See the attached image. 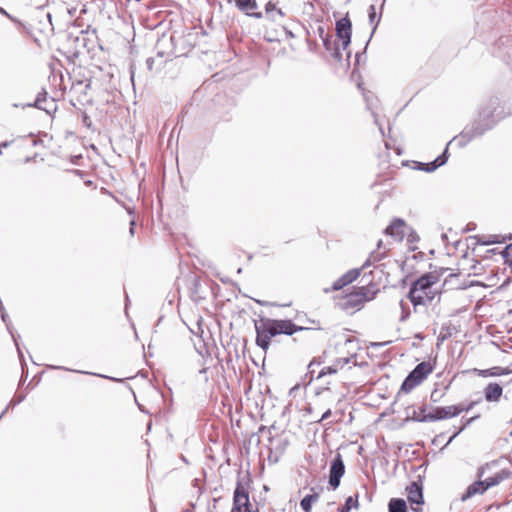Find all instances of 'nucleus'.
<instances>
[{"instance_id":"obj_59","label":"nucleus","mask_w":512,"mask_h":512,"mask_svg":"<svg viewBox=\"0 0 512 512\" xmlns=\"http://www.w3.org/2000/svg\"><path fill=\"white\" fill-rule=\"evenodd\" d=\"M81 158H82V155H80V154H79V155L72 156V157H71V162H72L73 164L77 165V164H78V161H79Z\"/></svg>"},{"instance_id":"obj_45","label":"nucleus","mask_w":512,"mask_h":512,"mask_svg":"<svg viewBox=\"0 0 512 512\" xmlns=\"http://www.w3.org/2000/svg\"><path fill=\"white\" fill-rule=\"evenodd\" d=\"M81 122L88 129H91L92 131H95V128L93 126V122H92L90 116L86 112L82 113Z\"/></svg>"},{"instance_id":"obj_16","label":"nucleus","mask_w":512,"mask_h":512,"mask_svg":"<svg viewBox=\"0 0 512 512\" xmlns=\"http://www.w3.org/2000/svg\"><path fill=\"white\" fill-rule=\"evenodd\" d=\"M235 7L249 17L261 19L263 17L262 12H252L257 9L256 0H234Z\"/></svg>"},{"instance_id":"obj_57","label":"nucleus","mask_w":512,"mask_h":512,"mask_svg":"<svg viewBox=\"0 0 512 512\" xmlns=\"http://www.w3.org/2000/svg\"><path fill=\"white\" fill-rule=\"evenodd\" d=\"M135 227H136V222L135 220H131L130 221V227H129V232L131 235H134L135 233Z\"/></svg>"},{"instance_id":"obj_33","label":"nucleus","mask_w":512,"mask_h":512,"mask_svg":"<svg viewBox=\"0 0 512 512\" xmlns=\"http://www.w3.org/2000/svg\"><path fill=\"white\" fill-rule=\"evenodd\" d=\"M441 412L442 415L440 417H443L444 420L456 417L459 415L458 405L442 406Z\"/></svg>"},{"instance_id":"obj_23","label":"nucleus","mask_w":512,"mask_h":512,"mask_svg":"<svg viewBox=\"0 0 512 512\" xmlns=\"http://www.w3.org/2000/svg\"><path fill=\"white\" fill-rule=\"evenodd\" d=\"M311 491L313 493L305 495L300 501V507L304 512H311L313 504L319 499V493L314 492V488Z\"/></svg>"},{"instance_id":"obj_3","label":"nucleus","mask_w":512,"mask_h":512,"mask_svg":"<svg viewBox=\"0 0 512 512\" xmlns=\"http://www.w3.org/2000/svg\"><path fill=\"white\" fill-rule=\"evenodd\" d=\"M433 370L434 365L429 361H422L417 364L403 380L393 404H396L402 393L408 394L420 385L433 372Z\"/></svg>"},{"instance_id":"obj_48","label":"nucleus","mask_w":512,"mask_h":512,"mask_svg":"<svg viewBox=\"0 0 512 512\" xmlns=\"http://www.w3.org/2000/svg\"><path fill=\"white\" fill-rule=\"evenodd\" d=\"M317 33H318L319 37L321 38V40H324L326 37H328L330 35L329 33H326L323 26H318Z\"/></svg>"},{"instance_id":"obj_58","label":"nucleus","mask_w":512,"mask_h":512,"mask_svg":"<svg viewBox=\"0 0 512 512\" xmlns=\"http://www.w3.org/2000/svg\"><path fill=\"white\" fill-rule=\"evenodd\" d=\"M424 257H425V254H424V252H421V251H420V252H418V253H416V254L413 256V258H414L415 260H423V259H424Z\"/></svg>"},{"instance_id":"obj_43","label":"nucleus","mask_w":512,"mask_h":512,"mask_svg":"<svg viewBox=\"0 0 512 512\" xmlns=\"http://www.w3.org/2000/svg\"><path fill=\"white\" fill-rule=\"evenodd\" d=\"M400 306H401V316H400L399 320L401 322H404L410 317V309H409L408 305L403 300L400 301Z\"/></svg>"},{"instance_id":"obj_40","label":"nucleus","mask_w":512,"mask_h":512,"mask_svg":"<svg viewBox=\"0 0 512 512\" xmlns=\"http://www.w3.org/2000/svg\"><path fill=\"white\" fill-rule=\"evenodd\" d=\"M321 364V361L319 360H316V359H313L309 364H308V372L306 373L305 375V379H308V384H310L313 379H314V370L312 369V367L314 365H320Z\"/></svg>"},{"instance_id":"obj_31","label":"nucleus","mask_w":512,"mask_h":512,"mask_svg":"<svg viewBox=\"0 0 512 512\" xmlns=\"http://www.w3.org/2000/svg\"><path fill=\"white\" fill-rule=\"evenodd\" d=\"M426 417L427 416H420L419 412L416 409H414L412 406H408L407 407V416L404 419V422L413 421V422L425 423V422H428V420H424V418H426Z\"/></svg>"},{"instance_id":"obj_37","label":"nucleus","mask_w":512,"mask_h":512,"mask_svg":"<svg viewBox=\"0 0 512 512\" xmlns=\"http://www.w3.org/2000/svg\"><path fill=\"white\" fill-rule=\"evenodd\" d=\"M338 372L337 365H334V363L330 366L324 367L320 370V372L317 375V379H320L324 377L325 375H333Z\"/></svg>"},{"instance_id":"obj_12","label":"nucleus","mask_w":512,"mask_h":512,"mask_svg":"<svg viewBox=\"0 0 512 512\" xmlns=\"http://www.w3.org/2000/svg\"><path fill=\"white\" fill-rule=\"evenodd\" d=\"M361 273V269L354 268L349 271H347L345 274H343L340 278H338L336 281L333 282L331 287L324 288L325 293H330L332 291H339L343 289L345 286L351 284L353 281H355Z\"/></svg>"},{"instance_id":"obj_52","label":"nucleus","mask_w":512,"mask_h":512,"mask_svg":"<svg viewBox=\"0 0 512 512\" xmlns=\"http://www.w3.org/2000/svg\"><path fill=\"white\" fill-rule=\"evenodd\" d=\"M275 425H271L270 427H267V432L269 433L268 441L270 444H272L275 440V437L271 435V432L274 431Z\"/></svg>"},{"instance_id":"obj_64","label":"nucleus","mask_w":512,"mask_h":512,"mask_svg":"<svg viewBox=\"0 0 512 512\" xmlns=\"http://www.w3.org/2000/svg\"><path fill=\"white\" fill-rule=\"evenodd\" d=\"M153 63H154V59L149 57L147 60H146V64L148 66L149 69H152V66H153Z\"/></svg>"},{"instance_id":"obj_54","label":"nucleus","mask_w":512,"mask_h":512,"mask_svg":"<svg viewBox=\"0 0 512 512\" xmlns=\"http://www.w3.org/2000/svg\"><path fill=\"white\" fill-rule=\"evenodd\" d=\"M478 417H479V415L471 417L469 419H466L460 427H464V429H465L467 426H469Z\"/></svg>"},{"instance_id":"obj_60","label":"nucleus","mask_w":512,"mask_h":512,"mask_svg":"<svg viewBox=\"0 0 512 512\" xmlns=\"http://www.w3.org/2000/svg\"><path fill=\"white\" fill-rule=\"evenodd\" d=\"M0 13L8 17L10 20L15 21V19L2 7H0Z\"/></svg>"},{"instance_id":"obj_38","label":"nucleus","mask_w":512,"mask_h":512,"mask_svg":"<svg viewBox=\"0 0 512 512\" xmlns=\"http://www.w3.org/2000/svg\"><path fill=\"white\" fill-rule=\"evenodd\" d=\"M482 401V398H479L477 400H474V401H470L467 403V405H463V404H457L458 405V410H459V415L462 413V412H469L471 411L477 404H479L480 402Z\"/></svg>"},{"instance_id":"obj_36","label":"nucleus","mask_w":512,"mask_h":512,"mask_svg":"<svg viewBox=\"0 0 512 512\" xmlns=\"http://www.w3.org/2000/svg\"><path fill=\"white\" fill-rule=\"evenodd\" d=\"M37 109L43 110L50 115L57 110L55 99L51 98L50 100H47V103L41 104V107H37Z\"/></svg>"},{"instance_id":"obj_22","label":"nucleus","mask_w":512,"mask_h":512,"mask_svg":"<svg viewBox=\"0 0 512 512\" xmlns=\"http://www.w3.org/2000/svg\"><path fill=\"white\" fill-rule=\"evenodd\" d=\"M510 474V471L503 469L500 472L496 473L495 475L484 479L487 489L497 486L504 479H507L510 476Z\"/></svg>"},{"instance_id":"obj_1","label":"nucleus","mask_w":512,"mask_h":512,"mask_svg":"<svg viewBox=\"0 0 512 512\" xmlns=\"http://www.w3.org/2000/svg\"><path fill=\"white\" fill-rule=\"evenodd\" d=\"M253 322L256 332L255 344L265 353L271 345L272 338L282 334L292 336L297 332L311 329L296 325L291 319H272L262 316Z\"/></svg>"},{"instance_id":"obj_29","label":"nucleus","mask_w":512,"mask_h":512,"mask_svg":"<svg viewBox=\"0 0 512 512\" xmlns=\"http://www.w3.org/2000/svg\"><path fill=\"white\" fill-rule=\"evenodd\" d=\"M47 100H48V92L46 91L45 88H42L41 91L38 92L35 101L32 102V103H27V104L22 105V108H26V107H34V108L41 107V104L47 103Z\"/></svg>"},{"instance_id":"obj_20","label":"nucleus","mask_w":512,"mask_h":512,"mask_svg":"<svg viewBox=\"0 0 512 512\" xmlns=\"http://www.w3.org/2000/svg\"><path fill=\"white\" fill-rule=\"evenodd\" d=\"M276 444L274 448L270 451V454L268 456L269 461L277 462L279 458L285 453L287 447L290 444V441L288 438H275Z\"/></svg>"},{"instance_id":"obj_32","label":"nucleus","mask_w":512,"mask_h":512,"mask_svg":"<svg viewBox=\"0 0 512 512\" xmlns=\"http://www.w3.org/2000/svg\"><path fill=\"white\" fill-rule=\"evenodd\" d=\"M441 411H442V406H436V407L431 406L430 411L428 412V415L426 418H424V420H428V422L444 420L443 417H439L442 415Z\"/></svg>"},{"instance_id":"obj_14","label":"nucleus","mask_w":512,"mask_h":512,"mask_svg":"<svg viewBox=\"0 0 512 512\" xmlns=\"http://www.w3.org/2000/svg\"><path fill=\"white\" fill-rule=\"evenodd\" d=\"M405 228H407L406 222L402 218L395 217L385 228L384 233L402 241L406 234L404 231Z\"/></svg>"},{"instance_id":"obj_42","label":"nucleus","mask_w":512,"mask_h":512,"mask_svg":"<svg viewBox=\"0 0 512 512\" xmlns=\"http://www.w3.org/2000/svg\"><path fill=\"white\" fill-rule=\"evenodd\" d=\"M408 229H409V231L407 233V242L409 244H413V243L419 242L420 241V236L418 235L416 230L413 229L412 227H409Z\"/></svg>"},{"instance_id":"obj_28","label":"nucleus","mask_w":512,"mask_h":512,"mask_svg":"<svg viewBox=\"0 0 512 512\" xmlns=\"http://www.w3.org/2000/svg\"><path fill=\"white\" fill-rule=\"evenodd\" d=\"M358 494L346 498L345 503L337 509V512H350L352 508H358Z\"/></svg>"},{"instance_id":"obj_30","label":"nucleus","mask_w":512,"mask_h":512,"mask_svg":"<svg viewBox=\"0 0 512 512\" xmlns=\"http://www.w3.org/2000/svg\"><path fill=\"white\" fill-rule=\"evenodd\" d=\"M368 17H369L370 23L373 24L372 32H371V35L369 37L371 39L373 34L375 33V31H376V29H377V27L379 25L380 19H381V16L377 17L375 5H370L369 6V8H368Z\"/></svg>"},{"instance_id":"obj_13","label":"nucleus","mask_w":512,"mask_h":512,"mask_svg":"<svg viewBox=\"0 0 512 512\" xmlns=\"http://www.w3.org/2000/svg\"><path fill=\"white\" fill-rule=\"evenodd\" d=\"M469 239L474 240L475 245H482V246H488L492 244H500L505 243L508 240H512V234L508 235H496V234H489V235H474L470 236Z\"/></svg>"},{"instance_id":"obj_51","label":"nucleus","mask_w":512,"mask_h":512,"mask_svg":"<svg viewBox=\"0 0 512 512\" xmlns=\"http://www.w3.org/2000/svg\"><path fill=\"white\" fill-rule=\"evenodd\" d=\"M391 343V341H385V342H371L370 343V347L372 348H380V347H384V346H387Z\"/></svg>"},{"instance_id":"obj_41","label":"nucleus","mask_w":512,"mask_h":512,"mask_svg":"<svg viewBox=\"0 0 512 512\" xmlns=\"http://www.w3.org/2000/svg\"><path fill=\"white\" fill-rule=\"evenodd\" d=\"M424 293V298L426 299V305L431 303L435 297L437 296V302L440 301L441 299V293L440 292H434L432 290H429V291H426V292H423Z\"/></svg>"},{"instance_id":"obj_50","label":"nucleus","mask_w":512,"mask_h":512,"mask_svg":"<svg viewBox=\"0 0 512 512\" xmlns=\"http://www.w3.org/2000/svg\"><path fill=\"white\" fill-rule=\"evenodd\" d=\"M331 415H332L331 409H327L316 422L321 423L322 421L328 419Z\"/></svg>"},{"instance_id":"obj_34","label":"nucleus","mask_w":512,"mask_h":512,"mask_svg":"<svg viewBox=\"0 0 512 512\" xmlns=\"http://www.w3.org/2000/svg\"><path fill=\"white\" fill-rule=\"evenodd\" d=\"M504 264L509 266L512 271V243L507 244L500 252Z\"/></svg>"},{"instance_id":"obj_55","label":"nucleus","mask_w":512,"mask_h":512,"mask_svg":"<svg viewBox=\"0 0 512 512\" xmlns=\"http://www.w3.org/2000/svg\"><path fill=\"white\" fill-rule=\"evenodd\" d=\"M254 301L257 304H259L260 306H268V305L278 306V304H276V303H269L267 301H262V300H258V299H255Z\"/></svg>"},{"instance_id":"obj_49","label":"nucleus","mask_w":512,"mask_h":512,"mask_svg":"<svg viewBox=\"0 0 512 512\" xmlns=\"http://www.w3.org/2000/svg\"><path fill=\"white\" fill-rule=\"evenodd\" d=\"M430 411V407H428L427 404H423L420 408H419V415L420 416H427L428 415V412Z\"/></svg>"},{"instance_id":"obj_4","label":"nucleus","mask_w":512,"mask_h":512,"mask_svg":"<svg viewBox=\"0 0 512 512\" xmlns=\"http://www.w3.org/2000/svg\"><path fill=\"white\" fill-rule=\"evenodd\" d=\"M249 482V474L245 477H238L233 494V505L230 512H251L249 491L247 487Z\"/></svg>"},{"instance_id":"obj_19","label":"nucleus","mask_w":512,"mask_h":512,"mask_svg":"<svg viewBox=\"0 0 512 512\" xmlns=\"http://www.w3.org/2000/svg\"><path fill=\"white\" fill-rule=\"evenodd\" d=\"M0 314H1L2 321L5 323L6 328H7L8 332L10 333V335H11V337H12V339H13L15 345H16L18 356H19V359H20V362H21V367H22V370L24 371V367H25L26 363H25L23 352H22V350H21V348H20V346L18 344V338H20V335L15 334L13 332L11 323L8 320L9 316H8L6 310L0 311Z\"/></svg>"},{"instance_id":"obj_18","label":"nucleus","mask_w":512,"mask_h":512,"mask_svg":"<svg viewBox=\"0 0 512 512\" xmlns=\"http://www.w3.org/2000/svg\"><path fill=\"white\" fill-rule=\"evenodd\" d=\"M472 372L477 376L487 378L509 375L510 373H512V370L508 367L493 366L487 369L473 368Z\"/></svg>"},{"instance_id":"obj_53","label":"nucleus","mask_w":512,"mask_h":512,"mask_svg":"<svg viewBox=\"0 0 512 512\" xmlns=\"http://www.w3.org/2000/svg\"><path fill=\"white\" fill-rule=\"evenodd\" d=\"M12 143H13V141H4V142H1V143H0V155H2V154H3V151H2V150H4V148H8V147H10V146L12 145Z\"/></svg>"},{"instance_id":"obj_10","label":"nucleus","mask_w":512,"mask_h":512,"mask_svg":"<svg viewBox=\"0 0 512 512\" xmlns=\"http://www.w3.org/2000/svg\"><path fill=\"white\" fill-rule=\"evenodd\" d=\"M449 156H450V154H449V150H448V145H446L443 152L438 157H436L433 161L427 162V163L414 161L413 169L418 170V171H423L426 173H432V172L436 171L438 168L444 166L448 162Z\"/></svg>"},{"instance_id":"obj_24","label":"nucleus","mask_w":512,"mask_h":512,"mask_svg":"<svg viewBox=\"0 0 512 512\" xmlns=\"http://www.w3.org/2000/svg\"><path fill=\"white\" fill-rule=\"evenodd\" d=\"M388 512H408L406 501L403 498H391L388 502Z\"/></svg>"},{"instance_id":"obj_47","label":"nucleus","mask_w":512,"mask_h":512,"mask_svg":"<svg viewBox=\"0 0 512 512\" xmlns=\"http://www.w3.org/2000/svg\"><path fill=\"white\" fill-rule=\"evenodd\" d=\"M276 5L274 3H272L271 1H269L266 5H265V14L266 16L267 15H272V13H274V11L276 10Z\"/></svg>"},{"instance_id":"obj_11","label":"nucleus","mask_w":512,"mask_h":512,"mask_svg":"<svg viewBox=\"0 0 512 512\" xmlns=\"http://www.w3.org/2000/svg\"><path fill=\"white\" fill-rule=\"evenodd\" d=\"M336 37L342 42V49L346 50L352 37V22L347 15L336 22Z\"/></svg>"},{"instance_id":"obj_35","label":"nucleus","mask_w":512,"mask_h":512,"mask_svg":"<svg viewBox=\"0 0 512 512\" xmlns=\"http://www.w3.org/2000/svg\"><path fill=\"white\" fill-rule=\"evenodd\" d=\"M452 336V328L449 325H443L439 335L437 336V346Z\"/></svg>"},{"instance_id":"obj_21","label":"nucleus","mask_w":512,"mask_h":512,"mask_svg":"<svg viewBox=\"0 0 512 512\" xmlns=\"http://www.w3.org/2000/svg\"><path fill=\"white\" fill-rule=\"evenodd\" d=\"M324 48L331 53V56L336 61L342 60V52L339 47V44L336 39L333 38V35H329L324 40H322Z\"/></svg>"},{"instance_id":"obj_17","label":"nucleus","mask_w":512,"mask_h":512,"mask_svg":"<svg viewBox=\"0 0 512 512\" xmlns=\"http://www.w3.org/2000/svg\"><path fill=\"white\" fill-rule=\"evenodd\" d=\"M474 130L475 129H474V127L471 124L467 125L458 136H455L446 145L449 146L452 142H456V144L460 148L465 147L473 139H475L477 137H481V135H474V133L477 132V131H474Z\"/></svg>"},{"instance_id":"obj_5","label":"nucleus","mask_w":512,"mask_h":512,"mask_svg":"<svg viewBox=\"0 0 512 512\" xmlns=\"http://www.w3.org/2000/svg\"><path fill=\"white\" fill-rule=\"evenodd\" d=\"M449 270V268L441 267L439 269L426 272L418 277L415 281H413L410 288L420 292L429 291L431 290L432 286L439 281L443 273Z\"/></svg>"},{"instance_id":"obj_56","label":"nucleus","mask_w":512,"mask_h":512,"mask_svg":"<svg viewBox=\"0 0 512 512\" xmlns=\"http://www.w3.org/2000/svg\"><path fill=\"white\" fill-rule=\"evenodd\" d=\"M476 228V224L475 223H468L466 225V227L464 228V232H469V231H472Z\"/></svg>"},{"instance_id":"obj_61","label":"nucleus","mask_w":512,"mask_h":512,"mask_svg":"<svg viewBox=\"0 0 512 512\" xmlns=\"http://www.w3.org/2000/svg\"><path fill=\"white\" fill-rule=\"evenodd\" d=\"M284 31H285V34H286V36L288 38H294L295 37L294 33L291 30H289L287 28H284Z\"/></svg>"},{"instance_id":"obj_15","label":"nucleus","mask_w":512,"mask_h":512,"mask_svg":"<svg viewBox=\"0 0 512 512\" xmlns=\"http://www.w3.org/2000/svg\"><path fill=\"white\" fill-rule=\"evenodd\" d=\"M503 395V387L498 382H489L483 389V397L489 403H498Z\"/></svg>"},{"instance_id":"obj_7","label":"nucleus","mask_w":512,"mask_h":512,"mask_svg":"<svg viewBox=\"0 0 512 512\" xmlns=\"http://www.w3.org/2000/svg\"><path fill=\"white\" fill-rule=\"evenodd\" d=\"M407 499L413 512H422L424 504L423 485L421 481H413L407 487Z\"/></svg>"},{"instance_id":"obj_8","label":"nucleus","mask_w":512,"mask_h":512,"mask_svg":"<svg viewBox=\"0 0 512 512\" xmlns=\"http://www.w3.org/2000/svg\"><path fill=\"white\" fill-rule=\"evenodd\" d=\"M345 474V464L340 453H337L330 463L329 469V486L332 490H336L341 483V478Z\"/></svg>"},{"instance_id":"obj_27","label":"nucleus","mask_w":512,"mask_h":512,"mask_svg":"<svg viewBox=\"0 0 512 512\" xmlns=\"http://www.w3.org/2000/svg\"><path fill=\"white\" fill-rule=\"evenodd\" d=\"M417 292V290L410 288L407 294V298L414 306V308H416L417 306L426 305V299L424 298V295L417 294Z\"/></svg>"},{"instance_id":"obj_26","label":"nucleus","mask_w":512,"mask_h":512,"mask_svg":"<svg viewBox=\"0 0 512 512\" xmlns=\"http://www.w3.org/2000/svg\"><path fill=\"white\" fill-rule=\"evenodd\" d=\"M49 368L52 369V370H65V371H72V372H76V373L95 375V376H98V377L109 379V380L114 381V382H122L123 381L120 378H116V377H112V376H107V375H103V374L90 373V372H87V371L73 370V369H69V368L64 367V366L50 365Z\"/></svg>"},{"instance_id":"obj_6","label":"nucleus","mask_w":512,"mask_h":512,"mask_svg":"<svg viewBox=\"0 0 512 512\" xmlns=\"http://www.w3.org/2000/svg\"><path fill=\"white\" fill-rule=\"evenodd\" d=\"M355 292L346 295L341 303L344 310L353 308H360L365 302L371 300L373 297L368 295V289L365 286L354 287Z\"/></svg>"},{"instance_id":"obj_46","label":"nucleus","mask_w":512,"mask_h":512,"mask_svg":"<svg viewBox=\"0 0 512 512\" xmlns=\"http://www.w3.org/2000/svg\"><path fill=\"white\" fill-rule=\"evenodd\" d=\"M356 355L352 356V357H343V358H337L335 361H334V365H337V368L338 370L343 368L345 365L349 364L352 360V358H355Z\"/></svg>"},{"instance_id":"obj_39","label":"nucleus","mask_w":512,"mask_h":512,"mask_svg":"<svg viewBox=\"0 0 512 512\" xmlns=\"http://www.w3.org/2000/svg\"><path fill=\"white\" fill-rule=\"evenodd\" d=\"M370 38L366 41V44L363 48V51L362 52H357L356 55H355V63H354V69H353V74L355 73L356 71V67L360 64L362 58L364 59V61L366 60V49H367V46L370 42Z\"/></svg>"},{"instance_id":"obj_44","label":"nucleus","mask_w":512,"mask_h":512,"mask_svg":"<svg viewBox=\"0 0 512 512\" xmlns=\"http://www.w3.org/2000/svg\"><path fill=\"white\" fill-rule=\"evenodd\" d=\"M284 15L285 14L281 9L276 8V10L274 11V13H272V15H267L266 17L273 22L279 23L280 20L284 17Z\"/></svg>"},{"instance_id":"obj_9","label":"nucleus","mask_w":512,"mask_h":512,"mask_svg":"<svg viewBox=\"0 0 512 512\" xmlns=\"http://www.w3.org/2000/svg\"><path fill=\"white\" fill-rule=\"evenodd\" d=\"M488 467H489V464H485V465L479 467V469L477 471L478 480L474 481L466 488L464 493L461 495V501L465 502L477 494H479V495L484 494L488 490L486 487L485 481L482 480V477L484 476L485 471Z\"/></svg>"},{"instance_id":"obj_62","label":"nucleus","mask_w":512,"mask_h":512,"mask_svg":"<svg viewBox=\"0 0 512 512\" xmlns=\"http://www.w3.org/2000/svg\"><path fill=\"white\" fill-rule=\"evenodd\" d=\"M463 430H464V427H459L458 429L454 430L452 436L454 438H456Z\"/></svg>"},{"instance_id":"obj_2","label":"nucleus","mask_w":512,"mask_h":512,"mask_svg":"<svg viewBox=\"0 0 512 512\" xmlns=\"http://www.w3.org/2000/svg\"><path fill=\"white\" fill-rule=\"evenodd\" d=\"M506 113L497 97L490 98L479 109L478 117L471 123L474 127V135H483L491 130L500 120L505 118Z\"/></svg>"},{"instance_id":"obj_63","label":"nucleus","mask_w":512,"mask_h":512,"mask_svg":"<svg viewBox=\"0 0 512 512\" xmlns=\"http://www.w3.org/2000/svg\"><path fill=\"white\" fill-rule=\"evenodd\" d=\"M463 430H464V427H459L458 429L454 430L452 436L454 438H456Z\"/></svg>"},{"instance_id":"obj_25","label":"nucleus","mask_w":512,"mask_h":512,"mask_svg":"<svg viewBox=\"0 0 512 512\" xmlns=\"http://www.w3.org/2000/svg\"><path fill=\"white\" fill-rule=\"evenodd\" d=\"M363 97L366 102V107L371 111V115L374 118V123L378 124V118L376 112L373 110L375 104L378 102V99L374 96V94L370 91L363 90Z\"/></svg>"}]
</instances>
